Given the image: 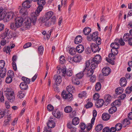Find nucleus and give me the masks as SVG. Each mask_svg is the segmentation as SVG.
<instances>
[{
    "instance_id": "2eb2a0df",
    "label": "nucleus",
    "mask_w": 132,
    "mask_h": 132,
    "mask_svg": "<svg viewBox=\"0 0 132 132\" xmlns=\"http://www.w3.org/2000/svg\"><path fill=\"white\" fill-rule=\"evenodd\" d=\"M54 79H55V83L56 85H58L62 81L61 76L55 75L54 77Z\"/></svg>"
},
{
    "instance_id": "9d476101",
    "label": "nucleus",
    "mask_w": 132,
    "mask_h": 132,
    "mask_svg": "<svg viewBox=\"0 0 132 132\" xmlns=\"http://www.w3.org/2000/svg\"><path fill=\"white\" fill-rule=\"evenodd\" d=\"M102 73L104 76L108 75L111 72V69L108 67L104 68L102 70Z\"/></svg>"
},
{
    "instance_id": "cd10ccee",
    "label": "nucleus",
    "mask_w": 132,
    "mask_h": 132,
    "mask_svg": "<svg viewBox=\"0 0 132 132\" xmlns=\"http://www.w3.org/2000/svg\"><path fill=\"white\" fill-rule=\"evenodd\" d=\"M91 31V29L88 27H86L83 29V32L85 35H87Z\"/></svg>"
},
{
    "instance_id": "20e7f679",
    "label": "nucleus",
    "mask_w": 132,
    "mask_h": 132,
    "mask_svg": "<svg viewBox=\"0 0 132 132\" xmlns=\"http://www.w3.org/2000/svg\"><path fill=\"white\" fill-rule=\"evenodd\" d=\"M85 64L86 67L83 70V72L84 74H86L87 76L89 77L93 75L94 72V70L95 69L96 67L92 64H90V68L89 69L88 67L89 65L87 66L86 62L85 63Z\"/></svg>"
},
{
    "instance_id": "4c0bfd02",
    "label": "nucleus",
    "mask_w": 132,
    "mask_h": 132,
    "mask_svg": "<svg viewBox=\"0 0 132 132\" xmlns=\"http://www.w3.org/2000/svg\"><path fill=\"white\" fill-rule=\"evenodd\" d=\"M17 95L18 98L21 99L23 98L25 95L24 93H22L21 90H20L18 92Z\"/></svg>"
},
{
    "instance_id": "774afa93",
    "label": "nucleus",
    "mask_w": 132,
    "mask_h": 132,
    "mask_svg": "<svg viewBox=\"0 0 132 132\" xmlns=\"http://www.w3.org/2000/svg\"><path fill=\"white\" fill-rule=\"evenodd\" d=\"M103 132H110V128L108 127H105L103 130Z\"/></svg>"
},
{
    "instance_id": "79ce46f5",
    "label": "nucleus",
    "mask_w": 132,
    "mask_h": 132,
    "mask_svg": "<svg viewBox=\"0 0 132 132\" xmlns=\"http://www.w3.org/2000/svg\"><path fill=\"white\" fill-rule=\"evenodd\" d=\"M22 79L24 81L23 82H25V83H27V84H29L30 82V79L25 77H22Z\"/></svg>"
},
{
    "instance_id": "39448f33",
    "label": "nucleus",
    "mask_w": 132,
    "mask_h": 132,
    "mask_svg": "<svg viewBox=\"0 0 132 132\" xmlns=\"http://www.w3.org/2000/svg\"><path fill=\"white\" fill-rule=\"evenodd\" d=\"M35 14L32 15L31 18H27L26 21L25 22V25L27 26V27L29 28L31 26V24L32 23L33 24L35 25L36 23L37 20V16Z\"/></svg>"
},
{
    "instance_id": "7ed1b4c3",
    "label": "nucleus",
    "mask_w": 132,
    "mask_h": 132,
    "mask_svg": "<svg viewBox=\"0 0 132 132\" xmlns=\"http://www.w3.org/2000/svg\"><path fill=\"white\" fill-rule=\"evenodd\" d=\"M98 35L97 32H94L92 34L87 36L88 40L89 41H91L92 40L93 41H96L98 45H100L101 44V40L100 37H98Z\"/></svg>"
},
{
    "instance_id": "3c124183",
    "label": "nucleus",
    "mask_w": 132,
    "mask_h": 132,
    "mask_svg": "<svg viewBox=\"0 0 132 132\" xmlns=\"http://www.w3.org/2000/svg\"><path fill=\"white\" fill-rule=\"evenodd\" d=\"M7 75L8 76L12 78L14 76L13 72L12 71L9 70L8 71Z\"/></svg>"
},
{
    "instance_id": "72a5a7b5",
    "label": "nucleus",
    "mask_w": 132,
    "mask_h": 132,
    "mask_svg": "<svg viewBox=\"0 0 132 132\" xmlns=\"http://www.w3.org/2000/svg\"><path fill=\"white\" fill-rule=\"evenodd\" d=\"M130 123V122L127 119H124L122 123V125L124 127H126L127 125H129Z\"/></svg>"
},
{
    "instance_id": "2f4dec72",
    "label": "nucleus",
    "mask_w": 132,
    "mask_h": 132,
    "mask_svg": "<svg viewBox=\"0 0 132 132\" xmlns=\"http://www.w3.org/2000/svg\"><path fill=\"white\" fill-rule=\"evenodd\" d=\"M72 108L70 106H66L64 109V111L67 113H69L72 111Z\"/></svg>"
},
{
    "instance_id": "c03bdc74",
    "label": "nucleus",
    "mask_w": 132,
    "mask_h": 132,
    "mask_svg": "<svg viewBox=\"0 0 132 132\" xmlns=\"http://www.w3.org/2000/svg\"><path fill=\"white\" fill-rule=\"evenodd\" d=\"M76 51V49L74 48H70L69 50V52L71 55H73L75 54Z\"/></svg>"
},
{
    "instance_id": "0e129e2a",
    "label": "nucleus",
    "mask_w": 132,
    "mask_h": 132,
    "mask_svg": "<svg viewBox=\"0 0 132 132\" xmlns=\"http://www.w3.org/2000/svg\"><path fill=\"white\" fill-rule=\"evenodd\" d=\"M99 97V95L97 93H95L93 96V99L95 100H97Z\"/></svg>"
},
{
    "instance_id": "dca6fc26",
    "label": "nucleus",
    "mask_w": 132,
    "mask_h": 132,
    "mask_svg": "<svg viewBox=\"0 0 132 132\" xmlns=\"http://www.w3.org/2000/svg\"><path fill=\"white\" fill-rule=\"evenodd\" d=\"M15 20V22L16 23H18L20 27L21 26L23 21V19L21 17H17Z\"/></svg>"
},
{
    "instance_id": "a878e982",
    "label": "nucleus",
    "mask_w": 132,
    "mask_h": 132,
    "mask_svg": "<svg viewBox=\"0 0 132 132\" xmlns=\"http://www.w3.org/2000/svg\"><path fill=\"white\" fill-rule=\"evenodd\" d=\"M52 114L55 117L58 118H59L61 116L60 112L57 110L53 111Z\"/></svg>"
},
{
    "instance_id": "c85d7f7f",
    "label": "nucleus",
    "mask_w": 132,
    "mask_h": 132,
    "mask_svg": "<svg viewBox=\"0 0 132 132\" xmlns=\"http://www.w3.org/2000/svg\"><path fill=\"white\" fill-rule=\"evenodd\" d=\"M130 38V36L129 34H125L123 36V39L124 41L125 42L128 41V42Z\"/></svg>"
},
{
    "instance_id": "09e8293b",
    "label": "nucleus",
    "mask_w": 132,
    "mask_h": 132,
    "mask_svg": "<svg viewBox=\"0 0 132 132\" xmlns=\"http://www.w3.org/2000/svg\"><path fill=\"white\" fill-rule=\"evenodd\" d=\"M10 47L9 46L6 47H5L3 49V51L5 52L6 53H8L10 52Z\"/></svg>"
},
{
    "instance_id": "c756f323",
    "label": "nucleus",
    "mask_w": 132,
    "mask_h": 132,
    "mask_svg": "<svg viewBox=\"0 0 132 132\" xmlns=\"http://www.w3.org/2000/svg\"><path fill=\"white\" fill-rule=\"evenodd\" d=\"M79 118L77 117H76L73 119L72 121V125H76L78 124L79 123Z\"/></svg>"
},
{
    "instance_id": "4d7b16f0",
    "label": "nucleus",
    "mask_w": 132,
    "mask_h": 132,
    "mask_svg": "<svg viewBox=\"0 0 132 132\" xmlns=\"http://www.w3.org/2000/svg\"><path fill=\"white\" fill-rule=\"evenodd\" d=\"M12 78L9 76L6 78L5 81L6 83H10L12 82Z\"/></svg>"
},
{
    "instance_id": "473e14b6",
    "label": "nucleus",
    "mask_w": 132,
    "mask_h": 132,
    "mask_svg": "<svg viewBox=\"0 0 132 132\" xmlns=\"http://www.w3.org/2000/svg\"><path fill=\"white\" fill-rule=\"evenodd\" d=\"M74 62H79L82 59V57L80 55L75 56L74 57Z\"/></svg>"
},
{
    "instance_id": "37998d69",
    "label": "nucleus",
    "mask_w": 132,
    "mask_h": 132,
    "mask_svg": "<svg viewBox=\"0 0 132 132\" xmlns=\"http://www.w3.org/2000/svg\"><path fill=\"white\" fill-rule=\"evenodd\" d=\"M103 128V126L102 124H99L95 128L96 130L98 131L101 130Z\"/></svg>"
},
{
    "instance_id": "7c9ffc66",
    "label": "nucleus",
    "mask_w": 132,
    "mask_h": 132,
    "mask_svg": "<svg viewBox=\"0 0 132 132\" xmlns=\"http://www.w3.org/2000/svg\"><path fill=\"white\" fill-rule=\"evenodd\" d=\"M67 127L68 128L70 129L71 132H75L76 131V128L73 127L71 123H68Z\"/></svg>"
},
{
    "instance_id": "a18cd8bd",
    "label": "nucleus",
    "mask_w": 132,
    "mask_h": 132,
    "mask_svg": "<svg viewBox=\"0 0 132 132\" xmlns=\"http://www.w3.org/2000/svg\"><path fill=\"white\" fill-rule=\"evenodd\" d=\"M84 73L82 72H81L77 74L76 75V77L78 79H81L82 78Z\"/></svg>"
},
{
    "instance_id": "de8ad7c7",
    "label": "nucleus",
    "mask_w": 132,
    "mask_h": 132,
    "mask_svg": "<svg viewBox=\"0 0 132 132\" xmlns=\"http://www.w3.org/2000/svg\"><path fill=\"white\" fill-rule=\"evenodd\" d=\"M65 62V57L63 56H61L60 57V62L62 64L64 63Z\"/></svg>"
},
{
    "instance_id": "8fccbe9b",
    "label": "nucleus",
    "mask_w": 132,
    "mask_h": 132,
    "mask_svg": "<svg viewBox=\"0 0 132 132\" xmlns=\"http://www.w3.org/2000/svg\"><path fill=\"white\" fill-rule=\"evenodd\" d=\"M56 21V18L55 16H53L51 19V21H50L52 25L55 24Z\"/></svg>"
},
{
    "instance_id": "b1692460",
    "label": "nucleus",
    "mask_w": 132,
    "mask_h": 132,
    "mask_svg": "<svg viewBox=\"0 0 132 132\" xmlns=\"http://www.w3.org/2000/svg\"><path fill=\"white\" fill-rule=\"evenodd\" d=\"M31 3L27 1H24L22 4V7L26 8H29L31 6L30 4Z\"/></svg>"
},
{
    "instance_id": "4be33fe9",
    "label": "nucleus",
    "mask_w": 132,
    "mask_h": 132,
    "mask_svg": "<svg viewBox=\"0 0 132 132\" xmlns=\"http://www.w3.org/2000/svg\"><path fill=\"white\" fill-rule=\"evenodd\" d=\"M20 27L18 23H16L15 22L14 23H11L10 24V28L13 30H15L17 28Z\"/></svg>"
},
{
    "instance_id": "5fc2aeb1",
    "label": "nucleus",
    "mask_w": 132,
    "mask_h": 132,
    "mask_svg": "<svg viewBox=\"0 0 132 132\" xmlns=\"http://www.w3.org/2000/svg\"><path fill=\"white\" fill-rule=\"evenodd\" d=\"M67 69L66 68H63L62 69H60L62 72V74H61L63 76H65L66 75V71ZM60 71V70H59Z\"/></svg>"
},
{
    "instance_id": "f3484780",
    "label": "nucleus",
    "mask_w": 132,
    "mask_h": 132,
    "mask_svg": "<svg viewBox=\"0 0 132 132\" xmlns=\"http://www.w3.org/2000/svg\"><path fill=\"white\" fill-rule=\"evenodd\" d=\"M6 12L3 9L0 8V20L3 19L6 16Z\"/></svg>"
},
{
    "instance_id": "e433bc0d",
    "label": "nucleus",
    "mask_w": 132,
    "mask_h": 132,
    "mask_svg": "<svg viewBox=\"0 0 132 132\" xmlns=\"http://www.w3.org/2000/svg\"><path fill=\"white\" fill-rule=\"evenodd\" d=\"M72 82L74 85H78L79 83L80 82L79 80L76 79L75 77L73 78L72 79Z\"/></svg>"
},
{
    "instance_id": "338daca9",
    "label": "nucleus",
    "mask_w": 132,
    "mask_h": 132,
    "mask_svg": "<svg viewBox=\"0 0 132 132\" xmlns=\"http://www.w3.org/2000/svg\"><path fill=\"white\" fill-rule=\"evenodd\" d=\"M93 105V104L92 102H88L86 105V108H91L92 106Z\"/></svg>"
},
{
    "instance_id": "13d9d810",
    "label": "nucleus",
    "mask_w": 132,
    "mask_h": 132,
    "mask_svg": "<svg viewBox=\"0 0 132 132\" xmlns=\"http://www.w3.org/2000/svg\"><path fill=\"white\" fill-rule=\"evenodd\" d=\"M120 103V102L118 100H116L111 104L112 106L118 105Z\"/></svg>"
},
{
    "instance_id": "6e6d98bb",
    "label": "nucleus",
    "mask_w": 132,
    "mask_h": 132,
    "mask_svg": "<svg viewBox=\"0 0 132 132\" xmlns=\"http://www.w3.org/2000/svg\"><path fill=\"white\" fill-rule=\"evenodd\" d=\"M74 57H72L69 56L68 57L67 60L71 63H72L74 62Z\"/></svg>"
},
{
    "instance_id": "412c9836",
    "label": "nucleus",
    "mask_w": 132,
    "mask_h": 132,
    "mask_svg": "<svg viewBox=\"0 0 132 132\" xmlns=\"http://www.w3.org/2000/svg\"><path fill=\"white\" fill-rule=\"evenodd\" d=\"M20 87L21 89L25 90L28 88V86L25 82H23L20 84Z\"/></svg>"
},
{
    "instance_id": "680f3d73",
    "label": "nucleus",
    "mask_w": 132,
    "mask_h": 132,
    "mask_svg": "<svg viewBox=\"0 0 132 132\" xmlns=\"http://www.w3.org/2000/svg\"><path fill=\"white\" fill-rule=\"evenodd\" d=\"M80 127L81 129H85L86 128L85 124L84 123H81L80 124Z\"/></svg>"
},
{
    "instance_id": "aec40b11",
    "label": "nucleus",
    "mask_w": 132,
    "mask_h": 132,
    "mask_svg": "<svg viewBox=\"0 0 132 132\" xmlns=\"http://www.w3.org/2000/svg\"><path fill=\"white\" fill-rule=\"evenodd\" d=\"M104 98L105 100V103L107 104H109L111 102L112 98L111 96L109 94L106 95Z\"/></svg>"
},
{
    "instance_id": "a211bd4d",
    "label": "nucleus",
    "mask_w": 132,
    "mask_h": 132,
    "mask_svg": "<svg viewBox=\"0 0 132 132\" xmlns=\"http://www.w3.org/2000/svg\"><path fill=\"white\" fill-rule=\"evenodd\" d=\"M127 84V80L124 77H122L121 78L120 80V86L124 87Z\"/></svg>"
},
{
    "instance_id": "f8f14e48",
    "label": "nucleus",
    "mask_w": 132,
    "mask_h": 132,
    "mask_svg": "<svg viewBox=\"0 0 132 132\" xmlns=\"http://www.w3.org/2000/svg\"><path fill=\"white\" fill-rule=\"evenodd\" d=\"M91 47L92 51L94 53H95L97 51L99 52L100 50V48H99V46L95 44H92Z\"/></svg>"
},
{
    "instance_id": "603ef678",
    "label": "nucleus",
    "mask_w": 132,
    "mask_h": 132,
    "mask_svg": "<svg viewBox=\"0 0 132 132\" xmlns=\"http://www.w3.org/2000/svg\"><path fill=\"white\" fill-rule=\"evenodd\" d=\"M5 63L3 60L0 61V69L3 68L5 65Z\"/></svg>"
},
{
    "instance_id": "f03ea898",
    "label": "nucleus",
    "mask_w": 132,
    "mask_h": 132,
    "mask_svg": "<svg viewBox=\"0 0 132 132\" xmlns=\"http://www.w3.org/2000/svg\"><path fill=\"white\" fill-rule=\"evenodd\" d=\"M101 61V56L100 55H96L92 59L86 61L87 66L90 65V64L96 67L98 64L100 63Z\"/></svg>"
},
{
    "instance_id": "bb28decb",
    "label": "nucleus",
    "mask_w": 132,
    "mask_h": 132,
    "mask_svg": "<svg viewBox=\"0 0 132 132\" xmlns=\"http://www.w3.org/2000/svg\"><path fill=\"white\" fill-rule=\"evenodd\" d=\"M110 117L109 114L107 113H103L102 116V118L103 120L106 121L109 120Z\"/></svg>"
},
{
    "instance_id": "864d4df0",
    "label": "nucleus",
    "mask_w": 132,
    "mask_h": 132,
    "mask_svg": "<svg viewBox=\"0 0 132 132\" xmlns=\"http://www.w3.org/2000/svg\"><path fill=\"white\" fill-rule=\"evenodd\" d=\"M86 95V93L85 92H83L80 93L78 95V96L79 97L81 98H82L83 97H85Z\"/></svg>"
},
{
    "instance_id": "58836bf2",
    "label": "nucleus",
    "mask_w": 132,
    "mask_h": 132,
    "mask_svg": "<svg viewBox=\"0 0 132 132\" xmlns=\"http://www.w3.org/2000/svg\"><path fill=\"white\" fill-rule=\"evenodd\" d=\"M5 94L6 95H8L9 94H11V93L12 94L14 93V92L11 88H7L6 89H5Z\"/></svg>"
},
{
    "instance_id": "5701e85b",
    "label": "nucleus",
    "mask_w": 132,
    "mask_h": 132,
    "mask_svg": "<svg viewBox=\"0 0 132 132\" xmlns=\"http://www.w3.org/2000/svg\"><path fill=\"white\" fill-rule=\"evenodd\" d=\"M82 38L80 35H78L76 37L75 40V43L76 44L80 43L82 41Z\"/></svg>"
},
{
    "instance_id": "ea45409f",
    "label": "nucleus",
    "mask_w": 132,
    "mask_h": 132,
    "mask_svg": "<svg viewBox=\"0 0 132 132\" xmlns=\"http://www.w3.org/2000/svg\"><path fill=\"white\" fill-rule=\"evenodd\" d=\"M117 131L120 130L122 127V126L120 123H118L116 124L115 126Z\"/></svg>"
},
{
    "instance_id": "0eeeda50",
    "label": "nucleus",
    "mask_w": 132,
    "mask_h": 132,
    "mask_svg": "<svg viewBox=\"0 0 132 132\" xmlns=\"http://www.w3.org/2000/svg\"><path fill=\"white\" fill-rule=\"evenodd\" d=\"M1 36L2 39L6 38L7 39H10L12 37L11 32L9 31V30L7 29H5L4 33L2 34Z\"/></svg>"
},
{
    "instance_id": "bf43d9fd",
    "label": "nucleus",
    "mask_w": 132,
    "mask_h": 132,
    "mask_svg": "<svg viewBox=\"0 0 132 132\" xmlns=\"http://www.w3.org/2000/svg\"><path fill=\"white\" fill-rule=\"evenodd\" d=\"M47 108L48 111H51L54 109V107L51 104H49L47 106Z\"/></svg>"
},
{
    "instance_id": "c9c22d12",
    "label": "nucleus",
    "mask_w": 132,
    "mask_h": 132,
    "mask_svg": "<svg viewBox=\"0 0 132 132\" xmlns=\"http://www.w3.org/2000/svg\"><path fill=\"white\" fill-rule=\"evenodd\" d=\"M116 40L117 42V43H119L121 45L123 46L125 45V43L123 41L124 40L122 39V38H120V39L118 38H116Z\"/></svg>"
},
{
    "instance_id": "393cba45",
    "label": "nucleus",
    "mask_w": 132,
    "mask_h": 132,
    "mask_svg": "<svg viewBox=\"0 0 132 132\" xmlns=\"http://www.w3.org/2000/svg\"><path fill=\"white\" fill-rule=\"evenodd\" d=\"M104 101L103 99L98 100L96 104V105L97 108L101 107L103 105Z\"/></svg>"
},
{
    "instance_id": "ddd939ff",
    "label": "nucleus",
    "mask_w": 132,
    "mask_h": 132,
    "mask_svg": "<svg viewBox=\"0 0 132 132\" xmlns=\"http://www.w3.org/2000/svg\"><path fill=\"white\" fill-rule=\"evenodd\" d=\"M113 44H111V46L112 48L111 50V51L112 54H114L115 55H116L118 53V51L117 49L119 48V46H117V47H115L113 46Z\"/></svg>"
},
{
    "instance_id": "9b49d317",
    "label": "nucleus",
    "mask_w": 132,
    "mask_h": 132,
    "mask_svg": "<svg viewBox=\"0 0 132 132\" xmlns=\"http://www.w3.org/2000/svg\"><path fill=\"white\" fill-rule=\"evenodd\" d=\"M47 125L48 128H52L55 127V123L53 118H51L49 119Z\"/></svg>"
},
{
    "instance_id": "052dcab7",
    "label": "nucleus",
    "mask_w": 132,
    "mask_h": 132,
    "mask_svg": "<svg viewBox=\"0 0 132 132\" xmlns=\"http://www.w3.org/2000/svg\"><path fill=\"white\" fill-rule=\"evenodd\" d=\"M31 45V44L30 42H28L26 44L23 46L24 48H26L30 47Z\"/></svg>"
},
{
    "instance_id": "69168bd1",
    "label": "nucleus",
    "mask_w": 132,
    "mask_h": 132,
    "mask_svg": "<svg viewBox=\"0 0 132 132\" xmlns=\"http://www.w3.org/2000/svg\"><path fill=\"white\" fill-rule=\"evenodd\" d=\"M5 112L4 110H0V119L2 118L4 116Z\"/></svg>"
},
{
    "instance_id": "f704fd0d",
    "label": "nucleus",
    "mask_w": 132,
    "mask_h": 132,
    "mask_svg": "<svg viewBox=\"0 0 132 132\" xmlns=\"http://www.w3.org/2000/svg\"><path fill=\"white\" fill-rule=\"evenodd\" d=\"M6 72V70L5 69L0 70V77L2 78H4L5 76Z\"/></svg>"
},
{
    "instance_id": "a19ab883",
    "label": "nucleus",
    "mask_w": 132,
    "mask_h": 132,
    "mask_svg": "<svg viewBox=\"0 0 132 132\" xmlns=\"http://www.w3.org/2000/svg\"><path fill=\"white\" fill-rule=\"evenodd\" d=\"M101 85L100 82H97L95 85V89L96 91H98L101 89Z\"/></svg>"
},
{
    "instance_id": "49530a36",
    "label": "nucleus",
    "mask_w": 132,
    "mask_h": 132,
    "mask_svg": "<svg viewBox=\"0 0 132 132\" xmlns=\"http://www.w3.org/2000/svg\"><path fill=\"white\" fill-rule=\"evenodd\" d=\"M38 50L39 53L41 55H42L44 51L43 47L42 46H39L38 48Z\"/></svg>"
},
{
    "instance_id": "4468645a",
    "label": "nucleus",
    "mask_w": 132,
    "mask_h": 132,
    "mask_svg": "<svg viewBox=\"0 0 132 132\" xmlns=\"http://www.w3.org/2000/svg\"><path fill=\"white\" fill-rule=\"evenodd\" d=\"M6 96L8 100L10 102H12L15 100L14 93L6 95Z\"/></svg>"
},
{
    "instance_id": "6ab92c4d",
    "label": "nucleus",
    "mask_w": 132,
    "mask_h": 132,
    "mask_svg": "<svg viewBox=\"0 0 132 132\" xmlns=\"http://www.w3.org/2000/svg\"><path fill=\"white\" fill-rule=\"evenodd\" d=\"M76 50L78 53H81L84 51V47L82 45H79L76 47Z\"/></svg>"
},
{
    "instance_id": "1a4fd4ad",
    "label": "nucleus",
    "mask_w": 132,
    "mask_h": 132,
    "mask_svg": "<svg viewBox=\"0 0 132 132\" xmlns=\"http://www.w3.org/2000/svg\"><path fill=\"white\" fill-rule=\"evenodd\" d=\"M20 7H21L20 9V13L21 16L23 17L26 16L28 13V12L26 8L20 6Z\"/></svg>"
},
{
    "instance_id": "6e6552de",
    "label": "nucleus",
    "mask_w": 132,
    "mask_h": 132,
    "mask_svg": "<svg viewBox=\"0 0 132 132\" xmlns=\"http://www.w3.org/2000/svg\"><path fill=\"white\" fill-rule=\"evenodd\" d=\"M53 14V13L51 11H49L47 12L44 15L42 19L43 22H45L48 21L52 16Z\"/></svg>"
},
{
    "instance_id": "423d86ee",
    "label": "nucleus",
    "mask_w": 132,
    "mask_h": 132,
    "mask_svg": "<svg viewBox=\"0 0 132 132\" xmlns=\"http://www.w3.org/2000/svg\"><path fill=\"white\" fill-rule=\"evenodd\" d=\"M37 1V3L39 6L35 11V14L36 16H38L39 15L40 12L43 9V6L45 3V1L44 0H38Z\"/></svg>"
},
{
    "instance_id": "e2e57ef3",
    "label": "nucleus",
    "mask_w": 132,
    "mask_h": 132,
    "mask_svg": "<svg viewBox=\"0 0 132 132\" xmlns=\"http://www.w3.org/2000/svg\"><path fill=\"white\" fill-rule=\"evenodd\" d=\"M66 73L67 75L69 76H71L72 75V71L70 70H67L66 71Z\"/></svg>"
},
{
    "instance_id": "f257e3e1",
    "label": "nucleus",
    "mask_w": 132,
    "mask_h": 132,
    "mask_svg": "<svg viewBox=\"0 0 132 132\" xmlns=\"http://www.w3.org/2000/svg\"><path fill=\"white\" fill-rule=\"evenodd\" d=\"M74 89L72 86H68L67 87L66 90L68 93H67L65 91H63L61 94L62 98L64 99H67L69 101L71 100L72 97L71 94L74 92Z\"/></svg>"
}]
</instances>
